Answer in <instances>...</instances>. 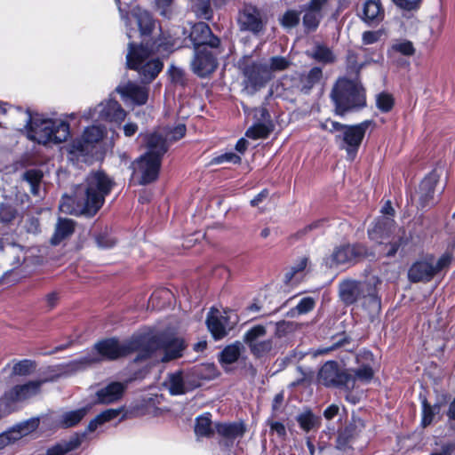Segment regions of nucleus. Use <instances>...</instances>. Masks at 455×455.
Listing matches in <instances>:
<instances>
[{
    "instance_id": "f257e3e1",
    "label": "nucleus",
    "mask_w": 455,
    "mask_h": 455,
    "mask_svg": "<svg viewBox=\"0 0 455 455\" xmlns=\"http://www.w3.org/2000/svg\"><path fill=\"white\" fill-rule=\"evenodd\" d=\"M334 113L339 116L357 112L367 106L366 89L362 79L339 76L334 83L331 93Z\"/></svg>"
},
{
    "instance_id": "f03ea898",
    "label": "nucleus",
    "mask_w": 455,
    "mask_h": 455,
    "mask_svg": "<svg viewBox=\"0 0 455 455\" xmlns=\"http://www.w3.org/2000/svg\"><path fill=\"white\" fill-rule=\"evenodd\" d=\"M27 113L26 128L28 140L46 145L50 142L60 144L68 139L70 124L68 121L43 118L38 115L33 117L29 110Z\"/></svg>"
},
{
    "instance_id": "7ed1b4c3",
    "label": "nucleus",
    "mask_w": 455,
    "mask_h": 455,
    "mask_svg": "<svg viewBox=\"0 0 455 455\" xmlns=\"http://www.w3.org/2000/svg\"><path fill=\"white\" fill-rule=\"evenodd\" d=\"M452 254L446 251L437 259L433 253L422 254L408 269V279L411 283H427L442 272L448 270L452 262Z\"/></svg>"
},
{
    "instance_id": "20e7f679",
    "label": "nucleus",
    "mask_w": 455,
    "mask_h": 455,
    "mask_svg": "<svg viewBox=\"0 0 455 455\" xmlns=\"http://www.w3.org/2000/svg\"><path fill=\"white\" fill-rule=\"evenodd\" d=\"M85 199L94 212L102 208L106 197L110 195L116 186L115 180L104 170L91 171L85 178Z\"/></svg>"
},
{
    "instance_id": "39448f33",
    "label": "nucleus",
    "mask_w": 455,
    "mask_h": 455,
    "mask_svg": "<svg viewBox=\"0 0 455 455\" xmlns=\"http://www.w3.org/2000/svg\"><path fill=\"white\" fill-rule=\"evenodd\" d=\"M320 384L326 387L339 389H352L355 387V377L349 370L340 367L337 361L331 360L324 363L317 375Z\"/></svg>"
},
{
    "instance_id": "423d86ee",
    "label": "nucleus",
    "mask_w": 455,
    "mask_h": 455,
    "mask_svg": "<svg viewBox=\"0 0 455 455\" xmlns=\"http://www.w3.org/2000/svg\"><path fill=\"white\" fill-rule=\"evenodd\" d=\"M371 122L364 120L357 124H347L342 134L335 136L336 143L340 142L339 148L345 149L350 159L353 160L355 157Z\"/></svg>"
},
{
    "instance_id": "0eeeda50",
    "label": "nucleus",
    "mask_w": 455,
    "mask_h": 455,
    "mask_svg": "<svg viewBox=\"0 0 455 455\" xmlns=\"http://www.w3.org/2000/svg\"><path fill=\"white\" fill-rule=\"evenodd\" d=\"M162 159L150 153H144L132 163L134 172L140 173V185H148L155 182L160 173Z\"/></svg>"
},
{
    "instance_id": "6e6552de",
    "label": "nucleus",
    "mask_w": 455,
    "mask_h": 455,
    "mask_svg": "<svg viewBox=\"0 0 455 455\" xmlns=\"http://www.w3.org/2000/svg\"><path fill=\"white\" fill-rule=\"evenodd\" d=\"M222 48L194 51L191 69L198 77L204 78L212 75L218 68V55Z\"/></svg>"
},
{
    "instance_id": "1a4fd4ad",
    "label": "nucleus",
    "mask_w": 455,
    "mask_h": 455,
    "mask_svg": "<svg viewBox=\"0 0 455 455\" xmlns=\"http://www.w3.org/2000/svg\"><path fill=\"white\" fill-rule=\"evenodd\" d=\"M189 39L193 44L194 51L222 48L220 38L212 33L207 23L203 21L192 27Z\"/></svg>"
},
{
    "instance_id": "9d476101",
    "label": "nucleus",
    "mask_w": 455,
    "mask_h": 455,
    "mask_svg": "<svg viewBox=\"0 0 455 455\" xmlns=\"http://www.w3.org/2000/svg\"><path fill=\"white\" fill-rule=\"evenodd\" d=\"M214 427L217 434L222 437L218 443L225 450L232 448L235 440L236 438H242L247 431L246 425L243 420L234 422L219 421L215 422Z\"/></svg>"
},
{
    "instance_id": "9b49d317",
    "label": "nucleus",
    "mask_w": 455,
    "mask_h": 455,
    "mask_svg": "<svg viewBox=\"0 0 455 455\" xmlns=\"http://www.w3.org/2000/svg\"><path fill=\"white\" fill-rule=\"evenodd\" d=\"M94 349L104 359L116 360L132 354V348L129 347V340L120 343L117 338H107L98 341Z\"/></svg>"
},
{
    "instance_id": "f8f14e48",
    "label": "nucleus",
    "mask_w": 455,
    "mask_h": 455,
    "mask_svg": "<svg viewBox=\"0 0 455 455\" xmlns=\"http://www.w3.org/2000/svg\"><path fill=\"white\" fill-rule=\"evenodd\" d=\"M328 0H309L308 3L300 5V13L304 12L302 24L306 34L314 33L319 28L323 17V9Z\"/></svg>"
},
{
    "instance_id": "ddd939ff",
    "label": "nucleus",
    "mask_w": 455,
    "mask_h": 455,
    "mask_svg": "<svg viewBox=\"0 0 455 455\" xmlns=\"http://www.w3.org/2000/svg\"><path fill=\"white\" fill-rule=\"evenodd\" d=\"M129 347L132 348V353L138 352L136 362L147 360L157 350H161L162 333L151 335L147 339L142 336L132 338L129 339Z\"/></svg>"
},
{
    "instance_id": "4468645a",
    "label": "nucleus",
    "mask_w": 455,
    "mask_h": 455,
    "mask_svg": "<svg viewBox=\"0 0 455 455\" xmlns=\"http://www.w3.org/2000/svg\"><path fill=\"white\" fill-rule=\"evenodd\" d=\"M365 427L364 421L359 417H352L343 427L339 428L335 447L342 451L352 448V443L359 436Z\"/></svg>"
},
{
    "instance_id": "2eb2a0df",
    "label": "nucleus",
    "mask_w": 455,
    "mask_h": 455,
    "mask_svg": "<svg viewBox=\"0 0 455 455\" xmlns=\"http://www.w3.org/2000/svg\"><path fill=\"white\" fill-rule=\"evenodd\" d=\"M243 75L248 84L255 91L264 87L271 78L268 66L258 61H251L245 65Z\"/></svg>"
},
{
    "instance_id": "dca6fc26",
    "label": "nucleus",
    "mask_w": 455,
    "mask_h": 455,
    "mask_svg": "<svg viewBox=\"0 0 455 455\" xmlns=\"http://www.w3.org/2000/svg\"><path fill=\"white\" fill-rule=\"evenodd\" d=\"M237 23L242 31L259 34L264 29V22L257 7L245 5L239 11Z\"/></svg>"
},
{
    "instance_id": "f3484780",
    "label": "nucleus",
    "mask_w": 455,
    "mask_h": 455,
    "mask_svg": "<svg viewBox=\"0 0 455 455\" xmlns=\"http://www.w3.org/2000/svg\"><path fill=\"white\" fill-rule=\"evenodd\" d=\"M59 208L61 212L74 216L92 218L96 215L85 197L81 201L76 196L65 194L61 197Z\"/></svg>"
},
{
    "instance_id": "a211bd4d",
    "label": "nucleus",
    "mask_w": 455,
    "mask_h": 455,
    "mask_svg": "<svg viewBox=\"0 0 455 455\" xmlns=\"http://www.w3.org/2000/svg\"><path fill=\"white\" fill-rule=\"evenodd\" d=\"M395 221L393 218L377 217L367 230L369 239L382 243L384 240L391 237L395 230Z\"/></svg>"
},
{
    "instance_id": "6ab92c4d",
    "label": "nucleus",
    "mask_w": 455,
    "mask_h": 455,
    "mask_svg": "<svg viewBox=\"0 0 455 455\" xmlns=\"http://www.w3.org/2000/svg\"><path fill=\"white\" fill-rule=\"evenodd\" d=\"M152 53L147 41L142 40L140 44L130 42L128 44V52L126 55L127 68L131 70L137 71Z\"/></svg>"
},
{
    "instance_id": "aec40b11",
    "label": "nucleus",
    "mask_w": 455,
    "mask_h": 455,
    "mask_svg": "<svg viewBox=\"0 0 455 455\" xmlns=\"http://www.w3.org/2000/svg\"><path fill=\"white\" fill-rule=\"evenodd\" d=\"M186 348L187 344L182 338L162 333L161 350L164 351L162 362L167 363L182 357Z\"/></svg>"
},
{
    "instance_id": "412c9836",
    "label": "nucleus",
    "mask_w": 455,
    "mask_h": 455,
    "mask_svg": "<svg viewBox=\"0 0 455 455\" xmlns=\"http://www.w3.org/2000/svg\"><path fill=\"white\" fill-rule=\"evenodd\" d=\"M366 285L355 280L343 281L339 284V298L341 301L347 306L355 304L364 294Z\"/></svg>"
},
{
    "instance_id": "4be33fe9",
    "label": "nucleus",
    "mask_w": 455,
    "mask_h": 455,
    "mask_svg": "<svg viewBox=\"0 0 455 455\" xmlns=\"http://www.w3.org/2000/svg\"><path fill=\"white\" fill-rule=\"evenodd\" d=\"M42 382L38 380H29L24 384L15 385L10 390L5 392V398L12 403L24 401L32 395H36Z\"/></svg>"
},
{
    "instance_id": "5701e85b",
    "label": "nucleus",
    "mask_w": 455,
    "mask_h": 455,
    "mask_svg": "<svg viewBox=\"0 0 455 455\" xmlns=\"http://www.w3.org/2000/svg\"><path fill=\"white\" fill-rule=\"evenodd\" d=\"M124 392V386L121 382H111L99 389L95 395L93 404H109L118 401Z\"/></svg>"
},
{
    "instance_id": "b1692460",
    "label": "nucleus",
    "mask_w": 455,
    "mask_h": 455,
    "mask_svg": "<svg viewBox=\"0 0 455 455\" xmlns=\"http://www.w3.org/2000/svg\"><path fill=\"white\" fill-rule=\"evenodd\" d=\"M132 16L136 20L142 40H148L156 28V19L148 11L140 8L134 9Z\"/></svg>"
},
{
    "instance_id": "393cba45",
    "label": "nucleus",
    "mask_w": 455,
    "mask_h": 455,
    "mask_svg": "<svg viewBox=\"0 0 455 455\" xmlns=\"http://www.w3.org/2000/svg\"><path fill=\"white\" fill-rule=\"evenodd\" d=\"M144 141L147 148L145 153H150L155 156H157L159 159L163 160L169 149L167 140L160 133L151 132L144 137Z\"/></svg>"
},
{
    "instance_id": "a878e982",
    "label": "nucleus",
    "mask_w": 455,
    "mask_h": 455,
    "mask_svg": "<svg viewBox=\"0 0 455 455\" xmlns=\"http://www.w3.org/2000/svg\"><path fill=\"white\" fill-rule=\"evenodd\" d=\"M363 308L371 317L378 315L381 310V299L376 289L369 284L364 289V294L360 298Z\"/></svg>"
},
{
    "instance_id": "bb28decb",
    "label": "nucleus",
    "mask_w": 455,
    "mask_h": 455,
    "mask_svg": "<svg viewBox=\"0 0 455 455\" xmlns=\"http://www.w3.org/2000/svg\"><path fill=\"white\" fill-rule=\"evenodd\" d=\"M361 19L368 25L379 24L384 19V10L379 0H367Z\"/></svg>"
},
{
    "instance_id": "cd10ccee",
    "label": "nucleus",
    "mask_w": 455,
    "mask_h": 455,
    "mask_svg": "<svg viewBox=\"0 0 455 455\" xmlns=\"http://www.w3.org/2000/svg\"><path fill=\"white\" fill-rule=\"evenodd\" d=\"M223 316L220 315L217 309L212 308L206 317V325L215 340H220L228 335V331L224 323Z\"/></svg>"
},
{
    "instance_id": "c85d7f7f",
    "label": "nucleus",
    "mask_w": 455,
    "mask_h": 455,
    "mask_svg": "<svg viewBox=\"0 0 455 455\" xmlns=\"http://www.w3.org/2000/svg\"><path fill=\"white\" fill-rule=\"evenodd\" d=\"M125 116L126 112L116 100H109L100 111V117L107 122L121 123Z\"/></svg>"
},
{
    "instance_id": "c756f323",
    "label": "nucleus",
    "mask_w": 455,
    "mask_h": 455,
    "mask_svg": "<svg viewBox=\"0 0 455 455\" xmlns=\"http://www.w3.org/2000/svg\"><path fill=\"white\" fill-rule=\"evenodd\" d=\"M91 409L92 404H87L86 406L77 410L63 413L58 421V427L66 429L77 426Z\"/></svg>"
},
{
    "instance_id": "7c9ffc66",
    "label": "nucleus",
    "mask_w": 455,
    "mask_h": 455,
    "mask_svg": "<svg viewBox=\"0 0 455 455\" xmlns=\"http://www.w3.org/2000/svg\"><path fill=\"white\" fill-rule=\"evenodd\" d=\"M76 221L71 219L59 218L51 243L58 245L75 232Z\"/></svg>"
},
{
    "instance_id": "2f4dec72",
    "label": "nucleus",
    "mask_w": 455,
    "mask_h": 455,
    "mask_svg": "<svg viewBox=\"0 0 455 455\" xmlns=\"http://www.w3.org/2000/svg\"><path fill=\"white\" fill-rule=\"evenodd\" d=\"M116 91L124 97L131 99L137 105H144L148 99V91L134 84H127L124 86H118Z\"/></svg>"
},
{
    "instance_id": "473e14b6",
    "label": "nucleus",
    "mask_w": 455,
    "mask_h": 455,
    "mask_svg": "<svg viewBox=\"0 0 455 455\" xmlns=\"http://www.w3.org/2000/svg\"><path fill=\"white\" fill-rule=\"evenodd\" d=\"M323 78V69L320 67H313L307 73H300L299 76V91L308 94Z\"/></svg>"
},
{
    "instance_id": "72a5a7b5",
    "label": "nucleus",
    "mask_w": 455,
    "mask_h": 455,
    "mask_svg": "<svg viewBox=\"0 0 455 455\" xmlns=\"http://www.w3.org/2000/svg\"><path fill=\"white\" fill-rule=\"evenodd\" d=\"M437 180L430 173L426 176L419 185V205L425 208L434 199Z\"/></svg>"
},
{
    "instance_id": "f704fd0d",
    "label": "nucleus",
    "mask_w": 455,
    "mask_h": 455,
    "mask_svg": "<svg viewBox=\"0 0 455 455\" xmlns=\"http://www.w3.org/2000/svg\"><path fill=\"white\" fill-rule=\"evenodd\" d=\"M164 63L160 59L148 60L137 70L144 83H151L163 70Z\"/></svg>"
},
{
    "instance_id": "c9c22d12",
    "label": "nucleus",
    "mask_w": 455,
    "mask_h": 455,
    "mask_svg": "<svg viewBox=\"0 0 455 455\" xmlns=\"http://www.w3.org/2000/svg\"><path fill=\"white\" fill-rule=\"evenodd\" d=\"M243 348L244 347L240 341H235L226 346L219 354L218 359L220 363L224 365L236 363L240 358Z\"/></svg>"
},
{
    "instance_id": "e433bc0d",
    "label": "nucleus",
    "mask_w": 455,
    "mask_h": 455,
    "mask_svg": "<svg viewBox=\"0 0 455 455\" xmlns=\"http://www.w3.org/2000/svg\"><path fill=\"white\" fill-rule=\"evenodd\" d=\"M214 430L210 412H205L196 418L194 431L197 437L212 438L214 435Z\"/></svg>"
},
{
    "instance_id": "4c0bfd02",
    "label": "nucleus",
    "mask_w": 455,
    "mask_h": 455,
    "mask_svg": "<svg viewBox=\"0 0 455 455\" xmlns=\"http://www.w3.org/2000/svg\"><path fill=\"white\" fill-rule=\"evenodd\" d=\"M347 76L352 78L361 79L362 69L370 63L369 60L363 62H358V54L354 50H348L346 56Z\"/></svg>"
},
{
    "instance_id": "58836bf2",
    "label": "nucleus",
    "mask_w": 455,
    "mask_h": 455,
    "mask_svg": "<svg viewBox=\"0 0 455 455\" xmlns=\"http://www.w3.org/2000/svg\"><path fill=\"white\" fill-rule=\"evenodd\" d=\"M81 439L78 436L70 438L68 441H61L49 447L46 455H66L76 450L81 445Z\"/></svg>"
},
{
    "instance_id": "ea45409f",
    "label": "nucleus",
    "mask_w": 455,
    "mask_h": 455,
    "mask_svg": "<svg viewBox=\"0 0 455 455\" xmlns=\"http://www.w3.org/2000/svg\"><path fill=\"white\" fill-rule=\"evenodd\" d=\"M299 427L308 433L321 427V418L315 415L311 410H307L296 417Z\"/></svg>"
},
{
    "instance_id": "a19ab883",
    "label": "nucleus",
    "mask_w": 455,
    "mask_h": 455,
    "mask_svg": "<svg viewBox=\"0 0 455 455\" xmlns=\"http://www.w3.org/2000/svg\"><path fill=\"white\" fill-rule=\"evenodd\" d=\"M152 52H169L174 46V42L171 36H166L163 31L160 32L157 37L152 36L147 40Z\"/></svg>"
},
{
    "instance_id": "79ce46f5",
    "label": "nucleus",
    "mask_w": 455,
    "mask_h": 455,
    "mask_svg": "<svg viewBox=\"0 0 455 455\" xmlns=\"http://www.w3.org/2000/svg\"><path fill=\"white\" fill-rule=\"evenodd\" d=\"M169 380V393L172 395H180L187 393L185 387L184 373L182 371H177L173 373H170L168 377Z\"/></svg>"
},
{
    "instance_id": "37998d69",
    "label": "nucleus",
    "mask_w": 455,
    "mask_h": 455,
    "mask_svg": "<svg viewBox=\"0 0 455 455\" xmlns=\"http://www.w3.org/2000/svg\"><path fill=\"white\" fill-rule=\"evenodd\" d=\"M440 411V405H431L426 396L421 399V426L427 427L434 421L435 414Z\"/></svg>"
},
{
    "instance_id": "c03bdc74",
    "label": "nucleus",
    "mask_w": 455,
    "mask_h": 455,
    "mask_svg": "<svg viewBox=\"0 0 455 455\" xmlns=\"http://www.w3.org/2000/svg\"><path fill=\"white\" fill-rule=\"evenodd\" d=\"M92 236L98 247L102 249L111 248L116 243V239L111 236L110 231L107 226L100 228L99 231L94 230Z\"/></svg>"
},
{
    "instance_id": "a18cd8bd",
    "label": "nucleus",
    "mask_w": 455,
    "mask_h": 455,
    "mask_svg": "<svg viewBox=\"0 0 455 455\" xmlns=\"http://www.w3.org/2000/svg\"><path fill=\"white\" fill-rule=\"evenodd\" d=\"M273 131L272 124L258 123L251 126L245 132V135L252 140L267 139Z\"/></svg>"
},
{
    "instance_id": "49530a36",
    "label": "nucleus",
    "mask_w": 455,
    "mask_h": 455,
    "mask_svg": "<svg viewBox=\"0 0 455 455\" xmlns=\"http://www.w3.org/2000/svg\"><path fill=\"white\" fill-rule=\"evenodd\" d=\"M189 370L192 376L196 377L201 382L202 380H210L216 377L214 364H197Z\"/></svg>"
},
{
    "instance_id": "de8ad7c7",
    "label": "nucleus",
    "mask_w": 455,
    "mask_h": 455,
    "mask_svg": "<svg viewBox=\"0 0 455 455\" xmlns=\"http://www.w3.org/2000/svg\"><path fill=\"white\" fill-rule=\"evenodd\" d=\"M273 339H267L261 341H257L254 344H250V351L256 358H261L271 352L273 349Z\"/></svg>"
},
{
    "instance_id": "09e8293b",
    "label": "nucleus",
    "mask_w": 455,
    "mask_h": 455,
    "mask_svg": "<svg viewBox=\"0 0 455 455\" xmlns=\"http://www.w3.org/2000/svg\"><path fill=\"white\" fill-rule=\"evenodd\" d=\"M394 96L387 92H381L376 96V107L382 113H389L395 107Z\"/></svg>"
},
{
    "instance_id": "8fccbe9b",
    "label": "nucleus",
    "mask_w": 455,
    "mask_h": 455,
    "mask_svg": "<svg viewBox=\"0 0 455 455\" xmlns=\"http://www.w3.org/2000/svg\"><path fill=\"white\" fill-rule=\"evenodd\" d=\"M351 256L353 264L357 263L368 257L373 255L368 246L362 243H350Z\"/></svg>"
},
{
    "instance_id": "3c124183",
    "label": "nucleus",
    "mask_w": 455,
    "mask_h": 455,
    "mask_svg": "<svg viewBox=\"0 0 455 455\" xmlns=\"http://www.w3.org/2000/svg\"><path fill=\"white\" fill-rule=\"evenodd\" d=\"M300 21V11L289 9L284 12L280 19V24L287 29L296 28Z\"/></svg>"
},
{
    "instance_id": "603ef678",
    "label": "nucleus",
    "mask_w": 455,
    "mask_h": 455,
    "mask_svg": "<svg viewBox=\"0 0 455 455\" xmlns=\"http://www.w3.org/2000/svg\"><path fill=\"white\" fill-rule=\"evenodd\" d=\"M350 243L337 247L332 253V260L337 264L353 263Z\"/></svg>"
},
{
    "instance_id": "864d4df0",
    "label": "nucleus",
    "mask_w": 455,
    "mask_h": 455,
    "mask_svg": "<svg viewBox=\"0 0 455 455\" xmlns=\"http://www.w3.org/2000/svg\"><path fill=\"white\" fill-rule=\"evenodd\" d=\"M266 333V327L262 324H257L244 333L243 340L250 347V344H254L258 339L264 337Z\"/></svg>"
},
{
    "instance_id": "5fc2aeb1",
    "label": "nucleus",
    "mask_w": 455,
    "mask_h": 455,
    "mask_svg": "<svg viewBox=\"0 0 455 455\" xmlns=\"http://www.w3.org/2000/svg\"><path fill=\"white\" fill-rule=\"evenodd\" d=\"M312 58L323 63H332L334 61V56L331 50L324 44H317L315 46Z\"/></svg>"
},
{
    "instance_id": "6e6d98bb",
    "label": "nucleus",
    "mask_w": 455,
    "mask_h": 455,
    "mask_svg": "<svg viewBox=\"0 0 455 455\" xmlns=\"http://www.w3.org/2000/svg\"><path fill=\"white\" fill-rule=\"evenodd\" d=\"M82 137L92 147L103 139L104 132L100 127L92 125L85 128Z\"/></svg>"
},
{
    "instance_id": "4d7b16f0",
    "label": "nucleus",
    "mask_w": 455,
    "mask_h": 455,
    "mask_svg": "<svg viewBox=\"0 0 455 455\" xmlns=\"http://www.w3.org/2000/svg\"><path fill=\"white\" fill-rule=\"evenodd\" d=\"M69 147L71 154L79 156L88 155L92 148L83 137L73 140Z\"/></svg>"
},
{
    "instance_id": "13d9d810",
    "label": "nucleus",
    "mask_w": 455,
    "mask_h": 455,
    "mask_svg": "<svg viewBox=\"0 0 455 455\" xmlns=\"http://www.w3.org/2000/svg\"><path fill=\"white\" fill-rule=\"evenodd\" d=\"M43 177V172L39 169H28L23 174L24 180L30 184L33 192L39 188Z\"/></svg>"
},
{
    "instance_id": "bf43d9fd",
    "label": "nucleus",
    "mask_w": 455,
    "mask_h": 455,
    "mask_svg": "<svg viewBox=\"0 0 455 455\" xmlns=\"http://www.w3.org/2000/svg\"><path fill=\"white\" fill-rule=\"evenodd\" d=\"M391 50L403 56L411 57L415 54V47L409 40H401L392 44Z\"/></svg>"
},
{
    "instance_id": "052dcab7",
    "label": "nucleus",
    "mask_w": 455,
    "mask_h": 455,
    "mask_svg": "<svg viewBox=\"0 0 455 455\" xmlns=\"http://www.w3.org/2000/svg\"><path fill=\"white\" fill-rule=\"evenodd\" d=\"M36 368L35 361L29 359H23L17 362L13 367L12 371L16 375L26 376L30 374Z\"/></svg>"
},
{
    "instance_id": "680f3d73",
    "label": "nucleus",
    "mask_w": 455,
    "mask_h": 455,
    "mask_svg": "<svg viewBox=\"0 0 455 455\" xmlns=\"http://www.w3.org/2000/svg\"><path fill=\"white\" fill-rule=\"evenodd\" d=\"M17 210L8 203L0 204V223L8 224L15 220Z\"/></svg>"
},
{
    "instance_id": "e2e57ef3",
    "label": "nucleus",
    "mask_w": 455,
    "mask_h": 455,
    "mask_svg": "<svg viewBox=\"0 0 455 455\" xmlns=\"http://www.w3.org/2000/svg\"><path fill=\"white\" fill-rule=\"evenodd\" d=\"M355 380L357 379L364 382H370L373 376L374 371L371 364L363 363L361 367L354 371Z\"/></svg>"
},
{
    "instance_id": "0e129e2a",
    "label": "nucleus",
    "mask_w": 455,
    "mask_h": 455,
    "mask_svg": "<svg viewBox=\"0 0 455 455\" xmlns=\"http://www.w3.org/2000/svg\"><path fill=\"white\" fill-rule=\"evenodd\" d=\"M404 233L405 232L403 231V235L399 236L396 240L386 244V246L388 247V250L386 252L387 257H394L401 246L408 243V238L405 237Z\"/></svg>"
},
{
    "instance_id": "69168bd1",
    "label": "nucleus",
    "mask_w": 455,
    "mask_h": 455,
    "mask_svg": "<svg viewBox=\"0 0 455 455\" xmlns=\"http://www.w3.org/2000/svg\"><path fill=\"white\" fill-rule=\"evenodd\" d=\"M290 61L283 56H275L270 59L269 71H283L288 68Z\"/></svg>"
},
{
    "instance_id": "338daca9",
    "label": "nucleus",
    "mask_w": 455,
    "mask_h": 455,
    "mask_svg": "<svg viewBox=\"0 0 455 455\" xmlns=\"http://www.w3.org/2000/svg\"><path fill=\"white\" fill-rule=\"evenodd\" d=\"M241 161H242L241 157L238 155H236L235 153L227 152V153L221 154V155L214 157L212 160V163L216 164H220L228 162V163H233L235 164H241Z\"/></svg>"
},
{
    "instance_id": "774afa93",
    "label": "nucleus",
    "mask_w": 455,
    "mask_h": 455,
    "mask_svg": "<svg viewBox=\"0 0 455 455\" xmlns=\"http://www.w3.org/2000/svg\"><path fill=\"white\" fill-rule=\"evenodd\" d=\"M315 301L311 297H304L302 298L298 305L296 306V309L299 314H307L312 311L315 308Z\"/></svg>"
}]
</instances>
